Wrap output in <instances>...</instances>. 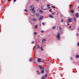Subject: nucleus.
Returning a JSON list of instances; mask_svg holds the SVG:
<instances>
[{"label":"nucleus","instance_id":"17","mask_svg":"<svg viewBox=\"0 0 79 79\" xmlns=\"http://www.w3.org/2000/svg\"><path fill=\"white\" fill-rule=\"evenodd\" d=\"M37 73L38 74H40V73L39 72V71L38 70L37 71Z\"/></svg>","mask_w":79,"mask_h":79},{"label":"nucleus","instance_id":"29","mask_svg":"<svg viewBox=\"0 0 79 79\" xmlns=\"http://www.w3.org/2000/svg\"><path fill=\"white\" fill-rule=\"evenodd\" d=\"M34 34H37V33H36V32H35L34 33Z\"/></svg>","mask_w":79,"mask_h":79},{"label":"nucleus","instance_id":"32","mask_svg":"<svg viewBox=\"0 0 79 79\" xmlns=\"http://www.w3.org/2000/svg\"><path fill=\"white\" fill-rule=\"evenodd\" d=\"M45 76L46 77H47V74H46L45 75Z\"/></svg>","mask_w":79,"mask_h":79},{"label":"nucleus","instance_id":"46","mask_svg":"<svg viewBox=\"0 0 79 79\" xmlns=\"http://www.w3.org/2000/svg\"><path fill=\"white\" fill-rule=\"evenodd\" d=\"M76 35L77 36H78V34H77Z\"/></svg>","mask_w":79,"mask_h":79},{"label":"nucleus","instance_id":"31","mask_svg":"<svg viewBox=\"0 0 79 79\" xmlns=\"http://www.w3.org/2000/svg\"><path fill=\"white\" fill-rule=\"evenodd\" d=\"M52 8H55V7L53 6H52Z\"/></svg>","mask_w":79,"mask_h":79},{"label":"nucleus","instance_id":"47","mask_svg":"<svg viewBox=\"0 0 79 79\" xmlns=\"http://www.w3.org/2000/svg\"><path fill=\"white\" fill-rule=\"evenodd\" d=\"M52 15H54V13H52Z\"/></svg>","mask_w":79,"mask_h":79},{"label":"nucleus","instance_id":"14","mask_svg":"<svg viewBox=\"0 0 79 79\" xmlns=\"http://www.w3.org/2000/svg\"><path fill=\"white\" fill-rule=\"evenodd\" d=\"M44 73V70H42L41 71V74H43Z\"/></svg>","mask_w":79,"mask_h":79},{"label":"nucleus","instance_id":"45","mask_svg":"<svg viewBox=\"0 0 79 79\" xmlns=\"http://www.w3.org/2000/svg\"><path fill=\"white\" fill-rule=\"evenodd\" d=\"M77 30H78V31H79V28H78Z\"/></svg>","mask_w":79,"mask_h":79},{"label":"nucleus","instance_id":"26","mask_svg":"<svg viewBox=\"0 0 79 79\" xmlns=\"http://www.w3.org/2000/svg\"><path fill=\"white\" fill-rule=\"evenodd\" d=\"M45 70L46 71V72H47V73L48 72V70H47V69H45Z\"/></svg>","mask_w":79,"mask_h":79},{"label":"nucleus","instance_id":"25","mask_svg":"<svg viewBox=\"0 0 79 79\" xmlns=\"http://www.w3.org/2000/svg\"><path fill=\"white\" fill-rule=\"evenodd\" d=\"M40 48H41V50H43V49L42 48V46Z\"/></svg>","mask_w":79,"mask_h":79},{"label":"nucleus","instance_id":"23","mask_svg":"<svg viewBox=\"0 0 79 79\" xmlns=\"http://www.w3.org/2000/svg\"><path fill=\"white\" fill-rule=\"evenodd\" d=\"M67 24L68 26H69V22H67Z\"/></svg>","mask_w":79,"mask_h":79},{"label":"nucleus","instance_id":"10","mask_svg":"<svg viewBox=\"0 0 79 79\" xmlns=\"http://www.w3.org/2000/svg\"><path fill=\"white\" fill-rule=\"evenodd\" d=\"M37 27H38V25H36L35 26V29H37Z\"/></svg>","mask_w":79,"mask_h":79},{"label":"nucleus","instance_id":"13","mask_svg":"<svg viewBox=\"0 0 79 79\" xmlns=\"http://www.w3.org/2000/svg\"><path fill=\"white\" fill-rule=\"evenodd\" d=\"M40 13H44V11L42 10H40Z\"/></svg>","mask_w":79,"mask_h":79},{"label":"nucleus","instance_id":"20","mask_svg":"<svg viewBox=\"0 0 79 79\" xmlns=\"http://www.w3.org/2000/svg\"><path fill=\"white\" fill-rule=\"evenodd\" d=\"M33 21H37V19H35L34 18L33 19Z\"/></svg>","mask_w":79,"mask_h":79},{"label":"nucleus","instance_id":"41","mask_svg":"<svg viewBox=\"0 0 79 79\" xmlns=\"http://www.w3.org/2000/svg\"><path fill=\"white\" fill-rule=\"evenodd\" d=\"M71 26H70L69 27V28H71Z\"/></svg>","mask_w":79,"mask_h":79},{"label":"nucleus","instance_id":"4","mask_svg":"<svg viewBox=\"0 0 79 79\" xmlns=\"http://www.w3.org/2000/svg\"><path fill=\"white\" fill-rule=\"evenodd\" d=\"M39 67H40V69H44V67H43V66H41V65H39Z\"/></svg>","mask_w":79,"mask_h":79},{"label":"nucleus","instance_id":"19","mask_svg":"<svg viewBox=\"0 0 79 79\" xmlns=\"http://www.w3.org/2000/svg\"><path fill=\"white\" fill-rule=\"evenodd\" d=\"M72 13H73L74 12V10H71Z\"/></svg>","mask_w":79,"mask_h":79},{"label":"nucleus","instance_id":"37","mask_svg":"<svg viewBox=\"0 0 79 79\" xmlns=\"http://www.w3.org/2000/svg\"><path fill=\"white\" fill-rule=\"evenodd\" d=\"M49 11H52V9H50L49 10Z\"/></svg>","mask_w":79,"mask_h":79},{"label":"nucleus","instance_id":"33","mask_svg":"<svg viewBox=\"0 0 79 79\" xmlns=\"http://www.w3.org/2000/svg\"><path fill=\"white\" fill-rule=\"evenodd\" d=\"M16 1V0H14V2H15Z\"/></svg>","mask_w":79,"mask_h":79},{"label":"nucleus","instance_id":"49","mask_svg":"<svg viewBox=\"0 0 79 79\" xmlns=\"http://www.w3.org/2000/svg\"><path fill=\"white\" fill-rule=\"evenodd\" d=\"M43 10H45V9H43Z\"/></svg>","mask_w":79,"mask_h":79},{"label":"nucleus","instance_id":"9","mask_svg":"<svg viewBox=\"0 0 79 79\" xmlns=\"http://www.w3.org/2000/svg\"><path fill=\"white\" fill-rule=\"evenodd\" d=\"M72 21V19H69L68 20V22H71Z\"/></svg>","mask_w":79,"mask_h":79},{"label":"nucleus","instance_id":"6","mask_svg":"<svg viewBox=\"0 0 79 79\" xmlns=\"http://www.w3.org/2000/svg\"><path fill=\"white\" fill-rule=\"evenodd\" d=\"M43 17H43V16H41L40 17L39 19V21H40V20H41V19H42Z\"/></svg>","mask_w":79,"mask_h":79},{"label":"nucleus","instance_id":"44","mask_svg":"<svg viewBox=\"0 0 79 79\" xmlns=\"http://www.w3.org/2000/svg\"><path fill=\"white\" fill-rule=\"evenodd\" d=\"M71 60H73V58L71 57Z\"/></svg>","mask_w":79,"mask_h":79},{"label":"nucleus","instance_id":"7","mask_svg":"<svg viewBox=\"0 0 79 79\" xmlns=\"http://www.w3.org/2000/svg\"><path fill=\"white\" fill-rule=\"evenodd\" d=\"M75 16H76V17L77 18V17H78V16H79V14L77 13H76V14H75Z\"/></svg>","mask_w":79,"mask_h":79},{"label":"nucleus","instance_id":"24","mask_svg":"<svg viewBox=\"0 0 79 79\" xmlns=\"http://www.w3.org/2000/svg\"><path fill=\"white\" fill-rule=\"evenodd\" d=\"M55 27H53L52 28V29H55Z\"/></svg>","mask_w":79,"mask_h":79},{"label":"nucleus","instance_id":"15","mask_svg":"<svg viewBox=\"0 0 79 79\" xmlns=\"http://www.w3.org/2000/svg\"><path fill=\"white\" fill-rule=\"evenodd\" d=\"M76 58H79V56L78 55H77L76 56Z\"/></svg>","mask_w":79,"mask_h":79},{"label":"nucleus","instance_id":"34","mask_svg":"<svg viewBox=\"0 0 79 79\" xmlns=\"http://www.w3.org/2000/svg\"><path fill=\"white\" fill-rule=\"evenodd\" d=\"M40 41H38V43H40Z\"/></svg>","mask_w":79,"mask_h":79},{"label":"nucleus","instance_id":"21","mask_svg":"<svg viewBox=\"0 0 79 79\" xmlns=\"http://www.w3.org/2000/svg\"><path fill=\"white\" fill-rule=\"evenodd\" d=\"M41 79H45V77L44 76L42 77Z\"/></svg>","mask_w":79,"mask_h":79},{"label":"nucleus","instance_id":"48","mask_svg":"<svg viewBox=\"0 0 79 79\" xmlns=\"http://www.w3.org/2000/svg\"><path fill=\"white\" fill-rule=\"evenodd\" d=\"M8 1H9V2H10V1H11V0H8Z\"/></svg>","mask_w":79,"mask_h":79},{"label":"nucleus","instance_id":"1","mask_svg":"<svg viewBox=\"0 0 79 79\" xmlns=\"http://www.w3.org/2000/svg\"><path fill=\"white\" fill-rule=\"evenodd\" d=\"M56 37L58 40H60V35L59 33H58L57 35L56 36Z\"/></svg>","mask_w":79,"mask_h":79},{"label":"nucleus","instance_id":"36","mask_svg":"<svg viewBox=\"0 0 79 79\" xmlns=\"http://www.w3.org/2000/svg\"><path fill=\"white\" fill-rule=\"evenodd\" d=\"M38 48H39L38 47L36 48V50H38Z\"/></svg>","mask_w":79,"mask_h":79},{"label":"nucleus","instance_id":"42","mask_svg":"<svg viewBox=\"0 0 79 79\" xmlns=\"http://www.w3.org/2000/svg\"><path fill=\"white\" fill-rule=\"evenodd\" d=\"M35 47V46H34L33 48V50H34V48Z\"/></svg>","mask_w":79,"mask_h":79},{"label":"nucleus","instance_id":"8","mask_svg":"<svg viewBox=\"0 0 79 79\" xmlns=\"http://www.w3.org/2000/svg\"><path fill=\"white\" fill-rule=\"evenodd\" d=\"M73 20L74 22H76V21H77V20L76 19L75 17H74Z\"/></svg>","mask_w":79,"mask_h":79},{"label":"nucleus","instance_id":"11","mask_svg":"<svg viewBox=\"0 0 79 79\" xmlns=\"http://www.w3.org/2000/svg\"><path fill=\"white\" fill-rule=\"evenodd\" d=\"M46 40V39H44L42 40V42H45V41Z\"/></svg>","mask_w":79,"mask_h":79},{"label":"nucleus","instance_id":"5","mask_svg":"<svg viewBox=\"0 0 79 79\" xmlns=\"http://www.w3.org/2000/svg\"><path fill=\"white\" fill-rule=\"evenodd\" d=\"M49 18H53V15H52L49 14Z\"/></svg>","mask_w":79,"mask_h":79},{"label":"nucleus","instance_id":"22","mask_svg":"<svg viewBox=\"0 0 79 79\" xmlns=\"http://www.w3.org/2000/svg\"><path fill=\"white\" fill-rule=\"evenodd\" d=\"M36 15L37 16H39V14L38 13L36 14Z\"/></svg>","mask_w":79,"mask_h":79},{"label":"nucleus","instance_id":"38","mask_svg":"<svg viewBox=\"0 0 79 79\" xmlns=\"http://www.w3.org/2000/svg\"><path fill=\"white\" fill-rule=\"evenodd\" d=\"M77 45H78V46H79V43H77Z\"/></svg>","mask_w":79,"mask_h":79},{"label":"nucleus","instance_id":"30","mask_svg":"<svg viewBox=\"0 0 79 79\" xmlns=\"http://www.w3.org/2000/svg\"><path fill=\"white\" fill-rule=\"evenodd\" d=\"M63 19H62L61 21V23H63Z\"/></svg>","mask_w":79,"mask_h":79},{"label":"nucleus","instance_id":"3","mask_svg":"<svg viewBox=\"0 0 79 79\" xmlns=\"http://www.w3.org/2000/svg\"><path fill=\"white\" fill-rule=\"evenodd\" d=\"M32 11L33 13H35V10H34V7H33V9H32Z\"/></svg>","mask_w":79,"mask_h":79},{"label":"nucleus","instance_id":"16","mask_svg":"<svg viewBox=\"0 0 79 79\" xmlns=\"http://www.w3.org/2000/svg\"><path fill=\"white\" fill-rule=\"evenodd\" d=\"M29 61H32V59L31 58H30L29 60Z\"/></svg>","mask_w":79,"mask_h":79},{"label":"nucleus","instance_id":"43","mask_svg":"<svg viewBox=\"0 0 79 79\" xmlns=\"http://www.w3.org/2000/svg\"><path fill=\"white\" fill-rule=\"evenodd\" d=\"M37 2H39V0H36Z\"/></svg>","mask_w":79,"mask_h":79},{"label":"nucleus","instance_id":"35","mask_svg":"<svg viewBox=\"0 0 79 79\" xmlns=\"http://www.w3.org/2000/svg\"><path fill=\"white\" fill-rule=\"evenodd\" d=\"M34 42L33 41V42H32L31 44H34Z\"/></svg>","mask_w":79,"mask_h":79},{"label":"nucleus","instance_id":"27","mask_svg":"<svg viewBox=\"0 0 79 79\" xmlns=\"http://www.w3.org/2000/svg\"><path fill=\"white\" fill-rule=\"evenodd\" d=\"M42 24H43V25H45V23H42Z\"/></svg>","mask_w":79,"mask_h":79},{"label":"nucleus","instance_id":"40","mask_svg":"<svg viewBox=\"0 0 79 79\" xmlns=\"http://www.w3.org/2000/svg\"><path fill=\"white\" fill-rule=\"evenodd\" d=\"M41 32H44V31L42 30V31H41Z\"/></svg>","mask_w":79,"mask_h":79},{"label":"nucleus","instance_id":"51","mask_svg":"<svg viewBox=\"0 0 79 79\" xmlns=\"http://www.w3.org/2000/svg\"><path fill=\"white\" fill-rule=\"evenodd\" d=\"M60 29H61V28H60Z\"/></svg>","mask_w":79,"mask_h":79},{"label":"nucleus","instance_id":"2","mask_svg":"<svg viewBox=\"0 0 79 79\" xmlns=\"http://www.w3.org/2000/svg\"><path fill=\"white\" fill-rule=\"evenodd\" d=\"M42 60L40 58H38V62H43V61L41 60Z\"/></svg>","mask_w":79,"mask_h":79},{"label":"nucleus","instance_id":"28","mask_svg":"<svg viewBox=\"0 0 79 79\" xmlns=\"http://www.w3.org/2000/svg\"><path fill=\"white\" fill-rule=\"evenodd\" d=\"M72 6L71 5V4H70V5H69V7H71V6Z\"/></svg>","mask_w":79,"mask_h":79},{"label":"nucleus","instance_id":"12","mask_svg":"<svg viewBox=\"0 0 79 79\" xmlns=\"http://www.w3.org/2000/svg\"><path fill=\"white\" fill-rule=\"evenodd\" d=\"M50 5H47V6H48V9H50Z\"/></svg>","mask_w":79,"mask_h":79},{"label":"nucleus","instance_id":"39","mask_svg":"<svg viewBox=\"0 0 79 79\" xmlns=\"http://www.w3.org/2000/svg\"><path fill=\"white\" fill-rule=\"evenodd\" d=\"M24 10V11H25L27 12V10L25 9V10Z\"/></svg>","mask_w":79,"mask_h":79},{"label":"nucleus","instance_id":"50","mask_svg":"<svg viewBox=\"0 0 79 79\" xmlns=\"http://www.w3.org/2000/svg\"><path fill=\"white\" fill-rule=\"evenodd\" d=\"M40 26H41V24H40Z\"/></svg>","mask_w":79,"mask_h":79},{"label":"nucleus","instance_id":"18","mask_svg":"<svg viewBox=\"0 0 79 79\" xmlns=\"http://www.w3.org/2000/svg\"><path fill=\"white\" fill-rule=\"evenodd\" d=\"M37 47H38V48H39V49H40V46H39V45H37Z\"/></svg>","mask_w":79,"mask_h":79}]
</instances>
